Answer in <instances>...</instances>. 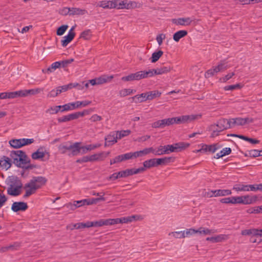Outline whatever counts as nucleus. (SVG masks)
<instances>
[{"mask_svg":"<svg viewBox=\"0 0 262 262\" xmlns=\"http://www.w3.org/2000/svg\"><path fill=\"white\" fill-rule=\"evenodd\" d=\"M257 197L256 195L251 196L246 195L242 196V204L250 205L253 204L256 202Z\"/></svg>","mask_w":262,"mask_h":262,"instance_id":"25","label":"nucleus"},{"mask_svg":"<svg viewBox=\"0 0 262 262\" xmlns=\"http://www.w3.org/2000/svg\"><path fill=\"white\" fill-rule=\"evenodd\" d=\"M123 161L122 155H119L117 157H116L113 160H111L110 161L111 165H113L114 164L119 163L120 162Z\"/></svg>","mask_w":262,"mask_h":262,"instance_id":"62","label":"nucleus"},{"mask_svg":"<svg viewBox=\"0 0 262 262\" xmlns=\"http://www.w3.org/2000/svg\"><path fill=\"white\" fill-rule=\"evenodd\" d=\"M155 161H156V159L155 158L146 160L143 163V167H140L139 168H143L144 170H143V172H144L145 171L146 168H150L152 167L157 166Z\"/></svg>","mask_w":262,"mask_h":262,"instance_id":"29","label":"nucleus"},{"mask_svg":"<svg viewBox=\"0 0 262 262\" xmlns=\"http://www.w3.org/2000/svg\"><path fill=\"white\" fill-rule=\"evenodd\" d=\"M229 238L228 235L219 234L215 236L208 237L206 238V241H210L212 243H220L225 241Z\"/></svg>","mask_w":262,"mask_h":262,"instance_id":"23","label":"nucleus"},{"mask_svg":"<svg viewBox=\"0 0 262 262\" xmlns=\"http://www.w3.org/2000/svg\"><path fill=\"white\" fill-rule=\"evenodd\" d=\"M142 71L137 72L135 73H133L134 76V78L135 80H139L141 79H144L143 76V73Z\"/></svg>","mask_w":262,"mask_h":262,"instance_id":"61","label":"nucleus"},{"mask_svg":"<svg viewBox=\"0 0 262 262\" xmlns=\"http://www.w3.org/2000/svg\"><path fill=\"white\" fill-rule=\"evenodd\" d=\"M142 72L144 79L148 77H151L154 75H156V71H155V69H150L148 71H142Z\"/></svg>","mask_w":262,"mask_h":262,"instance_id":"47","label":"nucleus"},{"mask_svg":"<svg viewBox=\"0 0 262 262\" xmlns=\"http://www.w3.org/2000/svg\"><path fill=\"white\" fill-rule=\"evenodd\" d=\"M58 150L60 153L62 154H64L68 151V143L66 144H61L58 146Z\"/></svg>","mask_w":262,"mask_h":262,"instance_id":"53","label":"nucleus"},{"mask_svg":"<svg viewBox=\"0 0 262 262\" xmlns=\"http://www.w3.org/2000/svg\"><path fill=\"white\" fill-rule=\"evenodd\" d=\"M146 92L141 94L136 95L131 98L133 102L135 103H139L147 100Z\"/></svg>","mask_w":262,"mask_h":262,"instance_id":"27","label":"nucleus"},{"mask_svg":"<svg viewBox=\"0 0 262 262\" xmlns=\"http://www.w3.org/2000/svg\"><path fill=\"white\" fill-rule=\"evenodd\" d=\"M68 28V25H62L60 27H59L57 30V35L59 36H61L64 34L65 31Z\"/></svg>","mask_w":262,"mask_h":262,"instance_id":"55","label":"nucleus"},{"mask_svg":"<svg viewBox=\"0 0 262 262\" xmlns=\"http://www.w3.org/2000/svg\"><path fill=\"white\" fill-rule=\"evenodd\" d=\"M62 109V105H57L51 106L46 111L47 113H49L50 114H57L59 112H61Z\"/></svg>","mask_w":262,"mask_h":262,"instance_id":"41","label":"nucleus"},{"mask_svg":"<svg viewBox=\"0 0 262 262\" xmlns=\"http://www.w3.org/2000/svg\"><path fill=\"white\" fill-rule=\"evenodd\" d=\"M110 154V152H101L98 154H95L89 156V160L90 162L96 161H103L106 157Z\"/></svg>","mask_w":262,"mask_h":262,"instance_id":"22","label":"nucleus"},{"mask_svg":"<svg viewBox=\"0 0 262 262\" xmlns=\"http://www.w3.org/2000/svg\"><path fill=\"white\" fill-rule=\"evenodd\" d=\"M18 97V91L12 92H3L0 93V99H12Z\"/></svg>","mask_w":262,"mask_h":262,"instance_id":"31","label":"nucleus"},{"mask_svg":"<svg viewBox=\"0 0 262 262\" xmlns=\"http://www.w3.org/2000/svg\"><path fill=\"white\" fill-rule=\"evenodd\" d=\"M17 152L21 154V156L18 159L16 158L14 159V164L23 168L28 169L32 168V166L28 165L30 163V159L25 152L22 150H17Z\"/></svg>","mask_w":262,"mask_h":262,"instance_id":"5","label":"nucleus"},{"mask_svg":"<svg viewBox=\"0 0 262 262\" xmlns=\"http://www.w3.org/2000/svg\"><path fill=\"white\" fill-rule=\"evenodd\" d=\"M134 152V157H135V158H136L137 157H142V156L147 155L146 153V148H144V149H143L142 150L137 151H135Z\"/></svg>","mask_w":262,"mask_h":262,"instance_id":"59","label":"nucleus"},{"mask_svg":"<svg viewBox=\"0 0 262 262\" xmlns=\"http://www.w3.org/2000/svg\"><path fill=\"white\" fill-rule=\"evenodd\" d=\"M86 13V11L84 9L79 8H70V15H83Z\"/></svg>","mask_w":262,"mask_h":262,"instance_id":"40","label":"nucleus"},{"mask_svg":"<svg viewBox=\"0 0 262 262\" xmlns=\"http://www.w3.org/2000/svg\"><path fill=\"white\" fill-rule=\"evenodd\" d=\"M135 219V215L124 217L121 218L111 219V225H115L119 223H128L132 222Z\"/></svg>","mask_w":262,"mask_h":262,"instance_id":"18","label":"nucleus"},{"mask_svg":"<svg viewBox=\"0 0 262 262\" xmlns=\"http://www.w3.org/2000/svg\"><path fill=\"white\" fill-rule=\"evenodd\" d=\"M172 69V68L169 65L164 66L160 68H158L155 69V71H156V74L157 75L166 74L169 72Z\"/></svg>","mask_w":262,"mask_h":262,"instance_id":"32","label":"nucleus"},{"mask_svg":"<svg viewBox=\"0 0 262 262\" xmlns=\"http://www.w3.org/2000/svg\"><path fill=\"white\" fill-rule=\"evenodd\" d=\"M78 83H69L67 85H64L62 86H60V89H61V93L63 92H66L68 90L71 89L72 88H75L78 85Z\"/></svg>","mask_w":262,"mask_h":262,"instance_id":"48","label":"nucleus"},{"mask_svg":"<svg viewBox=\"0 0 262 262\" xmlns=\"http://www.w3.org/2000/svg\"><path fill=\"white\" fill-rule=\"evenodd\" d=\"M20 187H14L11 185L7 188V193L12 196H17L20 194Z\"/></svg>","mask_w":262,"mask_h":262,"instance_id":"30","label":"nucleus"},{"mask_svg":"<svg viewBox=\"0 0 262 262\" xmlns=\"http://www.w3.org/2000/svg\"><path fill=\"white\" fill-rule=\"evenodd\" d=\"M189 146V143L180 142L173 145H168L169 153L172 152L179 151L181 149H185Z\"/></svg>","mask_w":262,"mask_h":262,"instance_id":"16","label":"nucleus"},{"mask_svg":"<svg viewBox=\"0 0 262 262\" xmlns=\"http://www.w3.org/2000/svg\"><path fill=\"white\" fill-rule=\"evenodd\" d=\"M248 185L236 184L233 186V189L236 191H248Z\"/></svg>","mask_w":262,"mask_h":262,"instance_id":"42","label":"nucleus"},{"mask_svg":"<svg viewBox=\"0 0 262 262\" xmlns=\"http://www.w3.org/2000/svg\"><path fill=\"white\" fill-rule=\"evenodd\" d=\"M234 75L235 73L234 72L228 73L225 76L220 78L219 81L221 82H226L227 81L230 79Z\"/></svg>","mask_w":262,"mask_h":262,"instance_id":"54","label":"nucleus"},{"mask_svg":"<svg viewBox=\"0 0 262 262\" xmlns=\"http://www.w3.org/2000/svg\"><path fill=\"white\" fill-rule=\"evenodd\" d=\"M163 54V52L161 50H159L158 52H154L152 54L151 57V61L152 63H155L157 61L159 58L162 56Z\"/></svg>","mask_w":262,"mask_h":262,"instance_id":"44","label":"nucleus"},{"mask_svg":"<svg viewBox=\"0 0 262 262\" xmlns=\"http://www.w3.org/2000/svg\"><path fill=\"white\" fill-rule=\"evenodd\" d=\"M174 158L173 157H164L163 158L156 159V164L157 166L160 165H165L168 163L174 161Z\"/></svg>","mask_w":262,"mask_h":262,"instance_id":"35","label":"nucleus"},{"mask_svg":"<svg viewBox=\"0 0 262 262\" xmlns=\"http://www.w3.org/2000/svg\"><path fill=\"white\" fill-rule=\"evenodd\" d=\"M115 8L117 9H129L135 6L136 3L130 1L128 3L125 1L115 0Z\"/></svg>","mask_w":262,"mask_h":262,"instance_id":"10","label":"nucleus"},{"mask_svg":"<svg viewBox=\"0 0 262 262\" xmlns=\"http://www.w3.org/2000/svg\"><path fill=\"white\" fill-rule=\"evenodd\" d=\"M147 100H151L155 98L160 97L161 93L158 91H151L146 92Z\"/></svg>","mask_w":262,"mask_h":262,"instance_id":"38","label":"nucleus"},{"mask_svg":"<svg viewBox=\"0 0 262 262\" xmlns=\"http://www.w3.org/2000/svg\"><path fill=\"white\" fill-rule=\"evenodd\" d=\"M201 115H185L175 117L176 124L184 123L200 118Z\"/></svg>","mask_w":262,"mask_h":262,"instance_id":"9","label":"nucleus"},{"mask_svg":"<svg viewBox=\"0 0 262 262\" xmlns=\"http://www.w3.org/2000/svg\"><path fill=\"white\" fill-rule=\"evenodd\" d=\"M131 133V131L129 129L117 131V134L119 139L124 137L128 136Z\"/></svg>","mask_w":262,"mask_h":262,"instance_id":"49","label":"nucleus"},{"mask_svg":"<svg viewBox=\"0 0 262 262\" xmlns=\"http://www.w3.org/2000/svg\"><path fill=\"white\" fill-rule=\"evenodd\" d=\"M166 38V35L164 34H160L156 37V40L159 46L162 44L163 40Z\"/></svg>","mask_w":262,"mask_h":262,"instance_id":"60","label":"nucleus"},{"mask_svg":"<svg viewBox=\"0 0 262 262\" xmlns=\"http://www.w3.org/2000/svg\"><path fill=\"white\" fill-rule=\"evenodd\" d=\"M123 161L132 159L135 158L134 157V152H130L122 155Z\"/></svg>","mask_w":262,"mask_h":262,"instance_id":"57","label":"nucleus"},{"mask_svg":"<svg viewBox=\"0 0 262 262\" xmlns=\"http://www.w3.org/2000/svg\"><path fill=\"white\" fill-rule=\"evenodd\" d=\"M231 204H241L242 203V196H232L231 197Z\"/></svg>","mask_w":262,"mask_h":262,"instance_id":"63","label":"nucleus"},{"mask_svg":"<svg viewBox=\"0 0 262 262\" xmlns=\"http://www.w3.org/2000/svg\"><path fill=\"white\" fill-rule=\"evenodd\" d=\"M113 78L114 76L113 75L107 76L106 75H104L99 77L96 78L97 84L99 85L107 83L110 81Z\"/></svg>","mask_w":262,"mask_h":262,"instance_id":"34","label":"nucleus"},{"mask_svg":"<svg viewBox=\"0 0 262 262\" xmlns=\"http://www.w3.org/2000/svg\"><path fill=\"white\" fill-rule=\"evenodd\" d=\"M43 91V88H36L30 90L18 91V97H25L28 95H35Z\"/></svg>","mask_w":262,"mask_h":262,"instance_id":"13","label":"nucleus"},{"mask_svg":"<svg viewBox=\"0 0 262 262\" xmlns=\"http://www.w3.org/2000/svg\"><path fill=\"white\" fill-rule=\"evenodd\" d=\"M28 208L27 203L24 202H15L11 206V209L15 212L18 211H24Z\"/></svg>","mask_w":262,"mask_h":262,"instance_id":"14","label":"nucleus"},{"mask_svg":"<svg viewBox=\"0 0 262 262\" xmlns=\"http://www.w3.org/2000/svg\"><path fill=\"white\" fill-rule=\"evenodd\" d=\"M74 27H72L69 31L67 35L63 37L61 40V45L63 47H66L74 38L75 33L74 32Z\"/></svg>","mask_w":262,"mask_h":262,"instance_id":"19","label":"nucleus"},{"mask_svg":"<svg viewBox=\"0 0 262 262\" xmlns=\"http://www.w3.org/2000/svg\"><path fill=\"white\" fill-rule=\"evenodd\" d=\"M58 122H65L71 121L70 114L59 117L57 119Z\"/></svg>","mask_w":262,"mask_h":262,"instance_id":"64","label":"nucleus"},{"mask_svg":"<svg viewBox=\"0 0 262 262\" xmlns=\"http://www.w3.org/2000/svg\"><path fill=\"white\" fill-rule=\"evenodd\" d=\"M92 102L89 100L77 101L74 102L68 103L62 105L61 112H67L75 110L76 108L85 107L91 104Z\"/></svg>","mask_w":262,"mask_h":262,"instance_id":"3","label":"nucleus"},{"mask_svg":"<svg viewBox=\"0 0 262 262\" xmlns=\"http://www.w3.org/2000/svg\"><path fill=\"white\" fill-rule=\"evenodd\" d=\"M143 168H131L127 169L124 170L120 171V175L122 178H126L127 177L132 176L133 174H138L143 172Z\"/></svg>","mask_w":262,"mask_h":262,"instance_id":"17","label":"nucleus"},{"mask_svg":"<svg viewBox=\"0 0 262 262\" xmlns=\"http://www.w3.org/2000/svg\"><path fill=\"white\" fill-rule=\"evenodd\" d=\"M20 247V243L19 242H14L8 246L9 251L17 250Z\"/></svg>","mask_w":262,"mask_h":262,"instance_id":"56","label":"nucleus"},{"mask_svg":"<svg viewBox=\"0 0 262 262\" xmlns=\"http://www.w3.org/2000/svg\"><path fill=\"white\" fill-rule=\"evenodd\" d=\"M187 31L186 30H180L174 33L173 35V40L178 42L180 39L187 35Z\"/></svg>","mask_w":262,"mask_h":262,"instance_id":"37","label":"nucleus"},{"mask_svg":"<svg viewBox=\"0 0 262 262\" xmlns=\"http://www.w3.org/2000/svg\"><path fill=\"white\" fill-rule=\"evenodd\" d=\"M261 184L248 185V191H256L257 190L261 191Z\"/></svg>","mask_w":262,"mask_h":262,"instance_id":"51","label":"nucleus"},{"mask_svg":"<svg viewBox=\"0 0 262 262\" xmlns=\"http://www.w3.org/2000/svg\"><path fill=\"white\" fill-rule=\"evenodd\" d=\"M135 92L136 90H134L131 89H123L119 91V95L121 97H124L126 96L135 93Z\"/></svg>","mask_w":262,"mask_h":262,"instance_id":"43","label":"nucleus"},{"mask_svg":"<svg viewBox=\"0 0 262 262\" xmlns=\"http://www.w3.org/2000/svg\"><path fill=\"white\" fill-rule=\"evenodd\" d=\"M232 193V192L229 189H217V190H210L208 189L207 191H204L203 192V196L206 198H213L218 196H223L229 195Z\"/></svg>","mask_w":262,"mask_h":262,"instance_id":"4","label":"nucleus"},{"mask_svg":"<svg viewBox=\"0 0 262 262\" xmlns=\"http://www.w3.org/2000/svg\"><path fill=\"white\" fill-rule=\"evenodd\" d=\"M80 142H75L74 144H72V152L69 153L68 155L69 156H76L80 153Z\"/></svg>","mask_w":262,"mask_h":262,"instance_id":"36","label":"nucleus"},{"mask_svg":"<svg viewBox=\"0 0 262 262\" xmlns=\"http://www.w3.org/2000/svg\"><path fill=\"white\" fill-rule=\"evenodd\" d=\"M34 142V139L22 138L11 140L9 141V144L13 148H19L25 145L31 144Z\"/></svg>","mask_w":262,"mask_h":262,"instance_id":"7","label":"nucleus"},{"mask_svg":"<svg viewBox=\"0 0 262 262\" xmlns=\"http://www.w3.org/2000/svg\"><path fill=\"white\" fill-rule=\"evenodd\" d=\"M61 62L56 61L53 62L48 68L47 69H42V72L44 73L50 74L54 72L57 68H59L61 66Z\"/></svg>","mask_w":262,"mask_h":262,"instance_id":"28","label":"nucleus"},{"mask_svg":"<svg viewBox=\"0 0 262 262\" xmlns=\"http://www.w3.org/2000/svg\"><path fill=\"white\" fill-rule=\"evenodd\" d=\"M196 233H199L201 235H206L216 233V230L200 227L198 230H196Z\"/></svg>","mask_w":262,"mask_h":262,"instance_id":"33","label":"nucleus"},{"mask_svg":"<svg viewBox=\"0 0 262 262\" xmlns=\"http://www.w3.org/2000/svg\"><path fill=\"white\" fill-rule=\"evenodd\" d=\"M91 37V34L90 30L84 31L80 35V37L85 40L90 39Z\"/></svg>","mask_w":262,"mask_h":262,"instance_id":"58","label":"nucleus"},{"mask_svg":"<svg viewBox=\"0 0 262 262\" xmlns=\"http://www.w3.org/2000/svg\"><path fill=\"white\" fill-rule=\"evenodd\" d=\"M46 182L47 180L43 177H33L28 183L25 185L26 193L24 197L27 198L34 193L36 190L43 186Z\"/></svg>","mask_w":262,"mask_h":262,"instance_id":"1","label":"nucleus"},{"mask_svg":"<svg viewBox=\"0 0 262 262\" xmlns=\"http://www.w3.org/2000/svg\"><path fill=\"white\" fill-rule=\"evenodd\" d=\"M11 165V160L9 157L5 156L0 157V169L8 170Z\"/></svg>","mask_w":262,"mask_h":262,"instance_id":"20","label":"nucleus"},{"mask_svg":"<svg viewBox=\"0 0 262 262\" xmlns=\"http://www.w3.org/2000/svg\"><path fill=\"white\" fill-rule=\"evenodd\" d=\"M230 68L225 61H220L216 66L213 67L211 69L207 70L205 73V76L209 77L213 76L220 72L224 71Z\"/></svg>","mask_w":262,"mask_h":262,"instance_id":"6","label":"nucleus"},{"mask_svg":"<svg viewBox=\"0 0 262 262\" xmlns=\"http://www.w3.org/2000/svg\"><path fill=\"white\" fill-rule=\"evenodd\" d=\"M44 148L43 147H40L35 152L32 153L31 155V157L34 160H38L41 158H43L46 154H49V153L46 150H43Z\"/></svg>","mask_w":262,"mask_h":262,"instance_id":"26","label":"nucleus"},{"mask_svg":"<svg viewBox=\"0 0 262 262\" xmlns=\"http://www.w3.org/2000/svg\"><path fill=\"white\" fill-rule=\"evenodd\" d=\"M169 235L176 238H183L185 237V231L171 232L169 233Z\"/></svg>","mask_w":262,"mask_h":262,"instance_id":"45","label":"nucleus"},{"mask_svg":"<svg viewBox=\"0 0 262 262\" xmlns=\"http://www.w3.org/2000/svg\"><path fill=\"white\" fill-rule=\"evenodd\" d=\"M92 194L99 196L98 198H91V199H99L98 202L100 201H104L105 200V198L103 196L104 195V192H95L93 191L92 192Z\"/></svg>","mask_w":262,"mask_h":262,"instance_id":"52","label":"nucleus"},{"mask_svg":"<svg viewBox=\"0 0 262 262\" xmlns=\"http://www.w3.org/2000/svg\"><path fill=\"white\" fill-rule=\"evenodd\" d=\"M242 86L239 84L237 83L234 85H227L224 88L225 91H232L235 89H240Z\"/></svg>","mask_w":262,"mask_h":262,"instance_id":"50","label":"nucleus"},{"mask_svg":"<svg viewBox=\"0 0 262 262\" xmlns=\"http://www.w3.org/2000/svg\"><path fill=\"white\" fill-rule=\"evenodd\" d=\"M230 128L231 127L230 120L221 119L217 121L216 123L210 126L209 129L212 131L211 137L214 138L218 136L219 133Z\"/></svg>","mask_w":262,"mask_h":262,"instance_id":"2","label":"nucleus"},{"mask_svg":"<svg viewBox=\"0 0 262 262\" xmlns=\"http://www.w3.org/2000/svg\"><path fill=\"white\" fill-rule=\"evenodd\" d=\"M117 139H118V137L117 133H111L105 138V146H110L115 144L117 142Z\"/></svg>","mask_w":262,"mask_h":262,"instance_id":"24","label":"nucleus"},{"mask_svg":"<svg viewBox=\"0 0 262 262\" xmlns=\"http://www.w3.org/2000/svg\"><path fill=\"white\" fill-rule=\"evenodd\" d=\"M98 200L99 199H91V198H89L75 201L74 204L73 205H71V209L74 210L78 207H80L85 205H90L96 204L98 203Z\"/></svg>","mask_w":262,"mask_h":262,"instance_id":"8","label":"nucleus"},{"mask_svg":"<svg viewBox=\"0 0 262 262\" xmlns=\"http://www.w3.org/2000/svg\"><path fill=\"white\" fill-rule=\"evenodd\" d=\"M111 219H101L97 221L90 222V227H101L102 226H108L111 225Z\"/></svg>","mask_w":262,"mask_h":262,"instance_id":"21","label":"nucleus"},{"mask_svg":"<svg viewBox=\"0 0 262 262\" xmlns=\"http://www.w3.org/2000/svg\"><path fill=\"white\" fill-rule=\"evenodd\" d=\"M171 22L176 25L187 26L191 25L192 22V20L189 17H181L172 19Z\"/></svg>","mask_w":262,"mask_h":262,"instance_id":"15","label":"nucleus"},{"mask_svg":"<svg viewBox=\"0 0 262 262\" xmlns=\"http://www.w3.org/2000/svg\"><path fill=\"white\" fill-rule=\"evenodd\" d=\"M221 148V146L218 143L213 144L211 145L203 144L202 148L196 150V152H215L217 149Z\"/></svg>","mask_w":262,"mask_h":262,"instance_id":"12","label":"nucleus"},{"mask_svg":"<svg viewBox=\"0 0 262 262\" xmlns=\"http://www.w3.org/2000/svg\"><path fill=\"white\" fill-rule=\"evenodd\" d=\"M258 229H249L243 230L241 232V234L243 235H251V236H257L258 233Z\"/></svg>","mask_w":262,"mask_h":262,"instance_id":"39","label":"nucleus"},{"mask_svg":"<svg viewBox=\"0 0 262 262\" xmlns=\"http://www.w3.org/2000/svg\"><path fill=\"white\" fill-rule=\"evenodd\" d=\"M253 122L252 118H243L241 117L232 118L230 119L231 127H233L234 125H244L247 123H252Z\"/></svg>","mask_w":262,"mask_h":262,"instance_id":"11","label":"nucleus"},{"mask_svg":"<svg viewBox=\"0 0 262 262\" xmlns=\"http://www.w3.org/2000/svg\"><path fill=\"white\" fill-rule=\"evenodd\" d=\"M162 122L163 124V128L166 126H169L174 123L176 124L175 117L162 119Z\"/></svg>","mask_w":262,"mask_h":262,"instance_id":"46","label":"nucleus"}]
</instances>
